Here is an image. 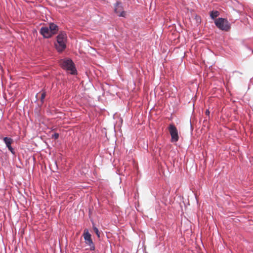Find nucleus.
Returning <instances> with one entry per match:
<instances>
[{
    "label": "nucleus",
    "instance_id": "obj_1",
    "mask_svg": "<svg viewBox=\"0 0 253 253\" xmlns=\"http://www.w3.org/2000/svg\"><path fill=\"white\" fill-rule=\"evenodd\" d=\"M56 38L57 43H55V47L58 52H61L66 47V34L64 33H61L57 36Z\"/></svg>",
    "mask_w": 253,
    "mask_h": 253
},
{
    "label": "nucleus",
    "instance_id": "obj_2",
    "mask_svg": "<svg viewBox=\"0 0 253 253\" xmlns=\"http://www.w3.org/2000/svg\"><path fill=\"white\" fill-rule=\"evenodd\" d=\"M60 64L63 69L70 72L71 74H75L76 70L72 60L69 59H62L60 60Z\"/></svg>",
    "mask_w": 253,
    "mask_h": 253
},
{
    "label": "nucleus",
    "instance_id": "obj_3",
    "mask_svg": "<svg viewBox=\"0 0 253 253\" xmlns=\"http://www.w3.org/2000/svg\"><path fill=\"white\" fill-rule=\"evenodd\" d=\"M216 26L222 31H228L230 29V24L225 18H219L214 21Z\"/></svg>",
    "mask_w": 253,
    "mask_h": 253
},
{
    "label": "nucleus",
    "instance_id": "obj_4",
    "mask_svg": "<svg viewBox=\"0 0 253 253\" xmlns=\"http://www.w3.org/2000/svg\"><path fill=\"white\" fill-rule=\"evenodd\" d=\"M83 237L85 244L89 246L90 250L94 251L95 250V246L91 239V236L87 229H85L84 230Z\"/></svg>",
    "mask_w": 253,
    "mask_h": 253
},
{
    "label": "nucleus",
    "instance_id": "obj_5",
    "mask_svg": "<svg viewBox=\"0 0 253 253\" xmlns=\"http://www.w3.org/2000/svg\"><path fill=\"white\" fill-rule=\"evenodd\" d=\"M169 130L171 135V141L176 142L179 139L178 130L176 126L173 124H170L169 126Z\"/></svg>",
    "mask_w": 253,
    "mask_h": 253
},
{
    "label": "nucleus",
    "instance_id": "obj_6",
    "mask_svg": "<svg viewBox=\"0 0 253 253\" xmlns=\"http://www.w3.org/2000/svg\"><path fill=\"white\" fill-rule=\"evenodd\" d=\"M114 11L119 16L125 17L126 15V12L124 10L121 2H117L116 3Z\"/></svg>",
    "mask_w": 253,
    "mask_h": 253
},
{
    "label": "nucleus",
    "instance_id": "obj_7",
    "mask_svg": "<svg viewBox=\"0 0 253 253\" xmlns=\"http://www.w3.org/2000/svg\"><path fill=\"white\" fill-rule=\"evenodd\" d=\"M40 33L44 38H49L53 35L48 27H42Z\"/></svg>",
    "mask_w": 253,
    "mask_h": 253
},
{
    "label": "nucleus",
    "instance_id": "obj_8",
    "mask_svg": "<svg viewBox=\"0 0 253 253\" xmlns=\"http://www.w3.org/2000/svg\"><path fill=\"white\" fill-rule=\"evenodd\" d=\"M4 143H5L6 147H7L8 149L12 153L14 154V149L11 147V145L13 142V139L10 137H4L3 139Z\"/></svg>",
    "mask_w": 253,
    "mask_h": 253
},
{
    "label": "nucleus",
    "instance_id": "obj_9",
    "mask_svg": "<svg viewBox=\"0 0 253 253\" xmlns=\"http://www.w3.org/2000/svg\"><path fill=\"white\" fill-rule=\"evenodd\" d=\"M48 28L51 30V32H52V34L54 35L57 33V31H58V26L54 24V23H50L49 24V27Z\"/></svg>",
    "mask_w": 253,
    "mask_h": 253
},
{
    "label": "nucleus",
    "instance_id": "obj_10",
    "mask_svg": "<svg viewBox=\"0 0 253 253\" xmlns=\"http://www.w3.org/2000/svg\"><path fill=\"white\" fill-rule=\"evenodd\" d=\"M219 15V12L217 10H212L210 13V17L211 19H214Z\"/></svg>",
    "mask_w": 253,
    "mask_h": 253
},
{
    "label": "nucleus",
    "instance_id": "obj_11",
    "mask_svg": "<svg viewBox=\"0 0 253 253\" xmlns=\"http://www.w3.org/2000/svg\"><path fill=\"white\" fill-rule=\"evenodd\" d=\"M46 96V92L44 90H42V91L41 92V101L42 102V103H43V101H44V99L45 98V97Z\"/></svg>",
    "mask_w": 253,
    "mask_h": 253
},
{
    "label": "nucleus",
    "instance_id": "obj_12",
    "mask_svg": "<svg viewBox=\"0 0 253 253\" xmlns=\"http://www.w3.org/2000/svg\"><path fill=\"white\" fill-rule=\"evenodd\" d=\"M93 229L94 232L95 233V234L97 235V237L98 238H99L100 237V232H99V230L97 229V228L95 226H93Z\"/></svg>",
    "mask_w": 253,
    "mask_h": 253
},
{
    "label": "nucleus",
    "instance_id": "obj_13",
    "mask_svg": "<svg viewBox=\"0 0 253 253\" xmlns=\"http://www.w3.org/2000/svg\"><path fill=\"white\" fill-rule=\"evenodd\" d=\"M52 137L54 138L55 139H57L59 137V134L57 133H55L54 134L52 135Z\"/></svg>",
    "mask_w": 253,
    "mask_h": 253
},
{
    "label": "nucleus",
    "instance_id": "obj_14",
    "mask_svg": "<svg viewBox=\"0 0 253 253\" xmlns=\"http://www.w3.org/2000/svg\"><path fill=\"white\" fill-rule=\"evenodd\" d=\"M205 113H206V115L207 116H208L209 118H210V111H209V109L206 110Z\"/></svg>",
    "mask_w": 253,
    "mask_h": 253
}]
</instances>
